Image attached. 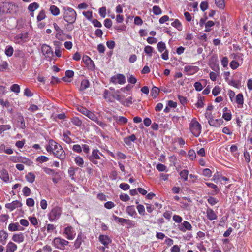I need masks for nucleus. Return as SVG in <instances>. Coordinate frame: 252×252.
I'll return each instance as SVG.
<instances>
[{
    "instance_id": "nucleus-1",
    "label": "nucleus",
    "mask_w": 252,
    "mask_h": 252,
    "mask_svg": "<svg viewBox=\"0 0 252 252\" xmlns=\"http://www.w3.org/2000/svg\"><path fill=\"white\" fill-rule=\"evenodd\" d=\"M64 20L69 24L74 23L76 19L77 14L76 11L70 7H64Z\"/></svg>"
},
{
    "instance_id": "nucleus-2",
    "label": "nucleus",
    "mask_w": 252,
    "mask_h": 252,
    "mask_svg": "<svg viewBox=\"0 0 252 252\" xmlns=\"http://www.w3.org/2000/svg\"><path fill=\"white\" fill-rule=\"evenodd\" d=\"M189 128L192 133L196 137L198 136L201 133V125L194 119L190 123Z\"/></svg>"
},
{
    "instance_id": "nucleus-3",
    "label": "nucleus",
    "mask_w": 252,
    "mask_h": 252,
    "mask_svg": "<svg viewBox=\"0 0 252 252\" xmlns=\"http://www.w3.org/2000/svg\"><path fill=\"white\" fill-rule=\"evenodd\" d=\"M61 214V210L59 207H56L52 209L48 214L49 219L50 221H54L59 218Z\"/></svg>"
},
{
    "instance_id": "nucleus-4",
    "label": "nucleus",
    "mask_w": 252,
    "mask_h": 252,
    "mask_svg": "<svg viewBox=\"0 0 252 252\" xmlns=\"http://www.w3.org/2000/svg\"><path fill=\"white\" fill-rule=\"evenodd\" d=\"M53 243L56 248L62 249L65 246L67 245L69 242L64 239L57 237L53 240Z\"/></svg>"
},
{
    "instance_id": "nucleus-5",
    "label": "nucleus",
    "mask_w": 252,
    "mask_h": 252,
    "mask_svg": "<svg viewBox=\"0 0 252 252\" xmlns=\"http://www.w3.org/2000/svg\"><path fill=\"white\" fill-rule=\"evenodd\" d=\"M110 81L111 82L116 84H123L126 82L125 76L121 74H117V75L112 77Z\"/></svg>"
},
{
    "instance_id": "nucleus-6",
    "label": "nucleus",
    "mask_w": 252,
    "mask_h": 252,
    "mask_svg": "<svg viewBox=\"0 0 252 252\" xmlns=\"http://www.w3.org/2000/svg\"><path fill=\"white\" fill-rule=\"evenodd\" d=\"M52 153L56 158H63L65 157V153L61 146L57 144V146L54 148Z\"/></svg>"
},
{
    "instance_id": "nucleus-7",
    "label": "nucleus",
    "mask_w": 252,
    "mask_h": 252,
    "mask_svg": "<svg viewBox=\"0 0 252 252\" xmlns=\"http://www.w3.org/2000/svg\"><path fill=\"white\" fill-rule=\"evenodd\" d=\"M82 60L89 69L93 70L94 69V63L89 56L87 55L83 56Z\"/></svg>"
},
{
    "instance_id": "nucleus-8",
    "label": "nucleus",
    "mask_w": 252,
    "mask_h": 252,
    "mask_svg": "<svg viewBox=\"0 0 252 252\" xmlns=\"http://www.w3.org/2000/svg\"><path fill=\"white\" fill-rule=\"evenodd\" d=\"M199 68L197 66L187 65L185 66L184 72L188 75H191L197 72Z\"/></svg>"
},
{
    "instance_id": "nucleus-9",
    "label": "nucleus",
    "mask_w": 252,
    "mask_h": 252,
    "mask_svg": "<svg viewBox=\"0 0 252 252\" xmlns=\"http://www.w3.org/2000/svg\"><path fill=\"white\" fill-rule=\"evenodd\" d=\"M41 51L46 57L51 58L53 56V51L51 50V47L47 45H43L41 47Z\"/></svg>"
},
{
    "instance_id": "nucleus-10",
    "label": "nucleus",
    "mask_w": 252,
    "mask_h": 252,
    "mask_svg": "<svg viewBox=\"0 0 252 252\" xmlns=\"http://www.w3.org/2000/svg\"><path fill=\"white\" fill-rule=\"evenodd\" d=\"M179 229L182 232H186L187 230H191L192 226L189 222L184 220L183 223L178 225Z\"/></svg>"
},
{
    "instance_id": "nucleus-11",
    "label": "nucleus",
    "mask_w": 252,
    "mask_h": 252,
    "mask_svg": "<svg viewBox=\"0 0 252 252\" xmlns=\"http://www.w3.org/2000/svg\"><path fill=\"white\" fill-rule=\"evenodd\" d=\"M22 204L18 200L13 201L10 203H7L5 205V207L11 211H13L16 208L20 207Z\"/></svg>"
},
{
    "instance_id": "nucleus-12",
    "label": "nucleus",
    "mask_w": 252,
    "mask_h": 252,
    "mask_svg": "<svg viewBox=\"0 0 252 252\" xmlns=\"http://www.w3.org/2000/svg\"><path fill=\"white\" fill-rule=\"evenodd\" d=\"M99 241L105 246H107L111 243V240L107 235H100L99 237Z\"/></svg>"
},
{
    "instance_id": "nucleus-13",
    "label": "nucleus",
    "mask_w": 252,
    "mask_h": 252,
    "mask_svg": "<svg viewBox=\"0 0 252 252\" xmlns=\"http://www.w3.org/2000/svg\"><path fill=\"white\" fill-rule=\"evenodd\" d=\"M208 123L211 126L219 127L223 124V121L222 119H213L212 118L211 120L209 121Z\"/></svg>"
},
{
    "instance_id": "nucleus-14",
    "label": "nucleus",
    "mask_w": 252,
    "mask_h": 252,
    "mask_svg": "<svg viewBox=\"0 0 252 252\" xmlns=\"http://www.w3.org/2000/svg\"><path fill=\"white\" fill-rule=\"evenodd\" d=\"M113 118L117 123L120 125H125L127 123V119L123 116L118 117L117 116H113Z\"/></svg>"
},
{
    "instance_id": "nucleus-15",
    "label": "nucleus",
    "mask_w": 252,
    "mask_h": 252,
    "mask_svg": "<svg viewBox=\"0 0 252 252\" xmlns=\"http://www.w3.org/2000/svg\"><path fill=\"white\" fill-rule=\"evenodd\" d=\"M64 232L67 235V238L69 240H72L74 237V234L73 228L71 226H68L65 228Z\"/></svg>"
},
{
    "instance_id": "nucleus-16",
    "label": "nucleus",
    "mask_w": 252,
    "mask_h": 252,
    "mask_svg": "<svg viewBox=\"0 0 252 252\" xmlns=\"http://www.w3.org/2000/svg\"><path fill=\"white\" fill-rule=\"evenodd\" d=\"M206 214L207 218L210 220H216L217 218V215L212 209H208L206 211Z\"/></svg>"
},
{
    "instance_id": "nucleus-17",
    "label": "nucleus",
    "mask_w": 252,
    "mask_h": 252,
    "mask_svg": "<svg viewBox=\"0 0 252 252\" xmlns=\"http://www.w3.org/2000/svg\"><path fill=\"white\" fill-rule=\"evenodd\" d=\"M12 240L17 243H22L24 240V236L22 233L15 234L13 235Z\"/></svg>"
},
{
    "instance_id": "nucleus-18",
    "label": "nucleus",
    "mask_w": 252,
    "mask_h": 252,
    "mask_svg": "<svg viewBox=\"0 0 252 252\" xmlns=\"http://www.w3.org/2000/svg\"><path fill=\"white\" fill-rule=\"evenodd\" d=\"M20 225L18 223H11L8 226V229L10 231H16L19 230H23L24 228L22 227L19 229Z\"/></svg>"
},
{
    "instance_id": "nucleus-19",
    "label": "nucleus",
    "mask_w": 252,
    "mask_h": 252,
    "mask_svg": "<svg viewBox=\"0 0 252 252\" xmlns=\"http://www.w3.org/2000/svg\"><path fill=\"white\" fill-rule=\"evenodd\" d=\"M136 139V137L134 134H132L129 136L126 137L124 139V142L127 145H131L132 142H134Z\"/></svg>"
},
{
    "instance_id": "nucleus-20",
    "label": "nucleus",
    "mask_w": 252,
    "mask_h": 252,
    "mask_svg": "<svg viewBox=\"0 0 252 252\" xmlns=\"http://www.w3.org/2000/svg\"><path fill=\"white\" fill-rule=\"evenodd\" d=\"M17 249V245L12 242H10L6 246V252H14Z\"/></svg>"
},
{
    "instance_id": "nucleus-21",
    "label": "nucleus",
    "mask_w": 252,
    "mask_h": 252,
    "mask_svg": "<svg viewBox=\"0 0 252 252\" xmlns=\"http://www.w3.org/2000/svg\"><path fill=\"white\" fill-rule=\"evenodd\" d=\"M0 177L4 182L8 181L9 177L7 171L5 169H2L0 173Z\"/></svg>"
},
{
    "instance_id": "nucleus-22",
    "label": "nucleus",
    "mask_w": 252,
    "mask_h": 252,
    "mask_svg": "<svg viewBox=\"0 0 252 252\" xmlns=\"http://www.w3.org/2000/svg\"><path fill=\"white\" fill-rule=\"evenodd\" d=\"M126 212L129 215L131 216H134L137 214L134 206L133 205L127 206L126 208Z\"/></svg>"
},
{
    "instance_id": "nucleus-23",
    "label": "nucleus",
    "mask_w": 252,
    "mask_h": 252,
    "mask_svg": "<svg viewBox=\"0 0 252 252\" xmlns=\"http://www.w3.org/2000/svg\"><path fill=\"white\" fill-rule=\"evenodd\" d=\"M205 184L208 187L214 189L213 192L212 193V195L217 194L220 191V189H219L218 187L214 184L207 182L205 183Z\"/></svg>"
},
{
    "instance_id": "nucleus-24",
    "label": "nucleus",
    "mask_w": 252,
    "mask_h": 252,
    "mask_svg": "<svg viewBox=\"0 0 252 252\" xmlns=\"http://www.w3.org/2000/svg\"><path fill=\"white\" fill-rule=\"evenodd\" d=\"M57 146V143L53 140H51L49 142L48 145L46 146V148L48 152H52L53 149L55 146Z\"/></svg>"
},
{
    "instance_id": "nucleus-25",
    "label": "nucleus",
    "mask_w": 252,
    "mask_h": 252,
    "mask_svg": "<svg viewBox=\"0 0 252 252\" xmlns=\"http://www.w3.org/2000/svg\"><path fill=\"white\" fill-rule=\"evenodd\" d=\"M83 241L82 239V233H80L78 234L77 239L76 240L74 243V247L76 249H78L80 245H81L82 242Z\"/></svg>"
},
{
    "instance_id": "nucleus-26",
    "label": "nucleus",
    "mask_w": 252,
    "mask_h": 252,
    "mask_svg": "<svg viewBox=\"0 0 252 252\" xmlns=\"http://www.w3.org/2000/svg\"><path fill=\"white\" fill-rule=\"evenodd\" d=\"M119 93V91H117L116 93L113 95V97L118 101H120L122 104H124V101L125 99V96L123 95H121L118 94Z\"/></svg>"
},
{
    "instance_id": "nucleus-27",
    "label": "nucleus",
    "mask_w": 252,
    "mask_h": 252,
    "mask_svg": "<svg viewBox=\"0 0 252 252\" xmlns=\"http://www.w3.org/2000/svg\"><path fill=\"white\" fill-rule=\"evenodd\" d=\"M236 102L238 105H240V107H241L242 106H243L244 103V98L242 94H239L236 95Z\"/></svg>"
},
{
    "instance_id": "nucleus-28",
    "label": "nucleus",
    "mask_w": 252,
    "mask_h": 252,
    "mask_svg": "<svg viewBox=\"0 0 252 252\" xmlns=\"http://www.w3.org/2000/svg\"><path fill=\"white\" fill-rule=\"evenodd\" d=\"M71 134V132L69 131H67L64 132L63 134V140L67 143H70L72 142L71 139L69 137V135Z\"/></svg>"
},
{
    "instance_id": "nucleus-29",
    "label": "nucleus",
    "mask_w": 252,
    "mask_h": 252,
    "mask_svg": "<svg viewBox=\"0 0 252 252\" xmlns=\"http://www.w3.org/2000/svg\"><path fill=\"white\" fill-rule=\"evenodd\" d=\"M90 84L88 80L84 79L82 81L81 86L80 88V91H83L89 87Z\"/></svg>"
},
{
    "instance_id": "nucleus-30",
    "label": "nucleus",
    "mask_w": 252,
    "mask_h": 252,
    "mask_svg": "<svg viewBox=\"0 0 252 252\" xmlns=\"http://www.w3.org/2000/svg\"><path fill=\"white\" fill-rule=\"evenodd\" d=\"M181 178L184 181H186L188 180V176L189 175V171L187 170L184 169L179 173Z\"/></svg>"
},
{
    "instance_id": "nucleus-31",
    "label": "nucleus",
    "mask_w": 252,
    "mask_h": 252,
    "mask_svg": "<svg viewBox=\"0 0 252 252\" xmlns=\"http://www.w3.org/2000/svg\"><path fill=\"white\" fill-rule=\"evenodd\" d=\"M18 115L19 120L20 122L19 126L21 128L24 129L26 127V126H25V121H24V117L21 115V114L20 113H18Z\"/></svg>"
},
{
    "instance_id": "nucleus-32",
    "label": "nucleus",
    "mask_w": 252,
    "mask_h": 252,
    "mask_svg": "<svg viewBox=\"0 0 252 252\" xmlns=\"http://www.w3.org/2000/svg\"><path fill=\"white\" fill-rule=\"evenodd\" d=\"M51 13L55 16L58 15L60 13L59 9L55 5H51L50 8Z\"/></svg>"
},
{
    "instance_id": "nucleus-33",
    "label": "nucleus",
    "mask_w": 252,
    "mask_h": 252,
    "mask_svg": "<svg viewBox=\"0 0 252 252\" xmlns=\"http://www.w3.org/2000/svg\"><path fill=\"white\" fill-rule=\"evenodd\" d=\"M171 25L173 27H175L179 31H181L182 29V24L178 19H176L171 23Z\"/></svg>"
},
{
    "instance_id": "nucleus-34",
    "label": "nucleus",
    "mask_w": 252,
    "mask_h": 252,
    "mask_svg": "<svg viewBox=\"0 0 252 252\" xmlns=\"http://www.w3.org/2000/svg\"><path fill=\"white\" fill-rule=\"evenodd\" d=\"M35 175L31 172L29 173L26 176V178L27 180L31 183H32L34 180H35Z\"/></svg>"
},
{
    "instance_id": "nucleus-35",
    "label": "nucleus",
    "mask_w": 252,
    "mask_h": 252,
    "mask_svg": "<svg viewBox=\"0 0 252 252\" xmlns=\"http://www.w3.org/2000/svg\"><path fill=\"white\" fill-rule=\"evenodd\" d=\"M204 97L203 96H201L200 95H199L198 97V101L195 104L197 108H202L204 106Z\"/></svg>"
},
{
    "instance_id": "nucleus-36",
    "label": "nucleus",
    "mask_w": 252,
    "mask_h": 252,
    "mask_svg": "<svg viewBox=\"0 0 252 252\" xmlns=\"http://www.w3.org/2000/svg\"><path fill=\"white\" fill-rule=\"evenodd\" d=\"M159 92V89L156 87H153L151 90V94L154 98H156Z\"/></svg>"
},
{
    "instance_id": "nucleus-37",
    "label": "nucleus",
    "mask_w": 252,
    "mask_h": 252,
    "mask_svg": "<svg viewBox=\"0 0 252 252\" xmlns=\"http://www.w3.org/2000/svg\"><path fill=\"white\" fill-rule=\"evenodd\" d=\"M144 51L147 55L151 57L152 53L154 51V48L152 46L148 45L145 47Z\"/></svg>"
},
{
    "instance_id": "nucleus-38",
    "label": "nucleus",
    "mask_w": 252,
    "mask_h": 252,
    "mask_svg": "<svg viewBox=\"0 0 252 252\" xmlns=\"http://www.w3.org/2000/svg\"><path fill=\"white\" fill-rule=\"evenodd\" d=\"M71 122L73 125L79 126L82 125V121L77 117H74L71 119Z\"/></svg>"
},
{
    "instance_id": "nucleus-39",
    "label": "nucleus",
    "mask_w": 252,
    "mask_h": 252,
    "mask_svg": "<svg viewBox=\"0 0 252 252\" xmlns=\"http://www.w3.org/2000/svg\"><path fill=\"white\" fill-rule=\"evenodd\" d=\"M157 48L160 52H162L164 50H166V45L164 42L160 41L157 44Z\"/></svg>"
},
{
    "instance_id": "nucleus-40",
    "label": "nucleus",
    "mask_w": 252,
    "mask_h": 252,
    "mask_svg": "<svg viewBox=\"0 0 252 252\" xmlns=\"http://www.w3.org/2000/svg\"><path fill=\"white\" fill-rule=\"evenodd\" d=\"M13 48L11 46H8L6 47L5 53L8 57H11L13 54Z\"/></svg>"
},
{
    "instance_id": "nucleus-41",
    "label": "nucleus",
    "mask_w": 252,
    "mask_h": 252,
    "mask_svg": "<svg viewBox=\"0 0 252 252\" xmlns=\"http://www.w3.org/2000/svg\"><path fill=\"white\" fill-rule=\"evenodd\" d=\"M113 217L115 220L117 221L118 223H121L122 225H123L126 222V219L119 218L114 215H113Z\"/></svg>"
},
{
    "instance_id": "nucleus-42",
    "label": "nucleus",
    "mask_w": 252,
    "mask_h": 252,
    "mask_svg": "<svg viewBox=\"0 0 252 252\" xmlns=\"http://www.w3.org/2000/svg\"><path fill=\"white\" fill-rule=\"evenodd\" d=\"M39 5L36 2L31 3L28 6V10L30 11L33 12L38 8Z\"/></svg>"
},
{
    "instance_id": "nucleus-43",
    "label": "nucleus",
    "mask_w": 252,
    "mask_h": 252,
    "mask_svg": "<svg viewBox=\"0 0 252 252\" xmlns=\"http://www.w3.org/2000/svg\"><path fill=\"white\" fill-rule=\"evenodd\" d=\"M137 209L139 214L141 215H144L146 213L144 206L143 205L139 204L137 206Z\"/></svg>"
},
{
    "instance_id": "nucleus-44",
    "label": "nucleus",
    "mask_w": 252,
    "mask_h": 252,
    "mask_svg": "<svg viewBox=\"0 0 252 252\" xmlns=\"http://www.w3.org/2000/svg\"><path fill=\"white\" fill-rule=\"evenodd\" d=\"M27 37L28 33L25 32L17 35L15 38L17 40L20 39L21 41H24Z\"/></svg>"
},
{
    "instance_id": "nucleus-45",
    "label": "nucleus",
    "mask_w": 252,
    "mask_h": 252,
    "mask_svg": "<svg viewBox=\"0 0 252 252\" xmlns=\"http://www.w3.org/2000/svg\"><path fill=\"white\" fill-rule=\"evenodd\" d=\"M215 4L218 7L223 9L224 7V0H215Z\"/></svg>"
},
{
    "instance_id": "nucleus-46",
    "label": "nucleus",
    "mask_w": 252,
    "mask_h": 252,
    "mask_svg": "<svg viewBox=\"0 0 252 252\" xmlns=\"http://www.w3.org/2000/svg\"><path fill=\"white\" fill-rule=\"evenodd\" d=\"M0 149L1 150L3 151L5 153L8 154H11L13 153L12 149L8 147H6L4 145H1Z\"/></svg>"
},
{
    "instance_id": "nucleus-47",
    "label": "nucleus",
    "mask_w": 252,
    "mask_h": 252,
    "mask_svg": "<svg viewBox=\"0 0 252 252\" xmlns=\"http://www.w3.org/2000/svg\"><path fill=\"white\" fill-rule=\"evenodd\" d=\"M13 161L15 162H22L23 163H27L28 165H31V161L29 160L28 158H13Z\"/></svg>"
},
{
    "instance_id": "nucleus-48",
    "label": "nucleus",
    "mask_w": 252,
    "mask_h": 252,
    "mask_svg": "<svg viewBox=\"0 0 252 252\" xmlns=\"http://www.w3.org/2000/svg\"><path fill=\"white\" fill-rule=\"evenodd\" d=\"M11 91L16 93H19L20 91V86L18 84H15L12 85L10 87Z\"/></svg>"
},
{
    "instance_id": "nucleus-49",
    "label": "nucleus",
    "mask_w": 252,
    "mask_h": 252,
    "mask_svg": "<svg viewBox=\"0 0 252 252\" xmlns=\"http://www.w3.org/2000/svg\"><path fill=\"white\" fill-rule=\"evenodd\" d=\"M87 116L91 120L94 122H96L97 121L98 118L96 115L90 111L88 113V115Z\"/></svg>"
},
{
    "instance_id": "nucleus-50",
    "label": "nucleus",
    "mask_w": 252,
    "mask_h": 252,
    "mask_svg": "<svg viewBox=\"0 0 252 252\" xmlns=\"http://www.w3.org/2000/svg\"><path fill=\"white\" fill-rule=\"evenodd\" d=\"M100 156H103L98 150L94 149L92 152V155L91 158H100Z\"/></svg>"
},
{
    "instance_id": "nucleus-51",
    "label": "nucleus",
    "mask_w": 252,
    "mask_h": 252,
    "mask_svg": "<svg viewBox=\"0 0 252 252\" xmlns=\"http://www.w3.org/2000/svg\"><path fill=\"white\" fill-rule=\"evenodd\" d=\"M8 67V64L6 62H3L0 64V71H4Z\"/></svg>"
},
{
    "instance_id": "nucleus-52",
    "label": "nucleus",
    "mask_w": 252,
    "mask_h": 252,
    "mask_svg": "<svg viewBox=\"0 0 252 252\" xmlns=\"http://www.w3.org/2000/svg\"><path fill=\"white\" fill-rule=\"evenodd\" d=\"M153 13L155 15H159L161 13V10L158 6H154L153 7Z\"/></svg>"
},
{
    "instance_id": "nucleus-53",
    "label": "nucleus",
    "mask_w": 252,
    "mask_h": 252,
    "mask_svg": "<svg viewBox=\"0 0 252 252\" xmlns=\"http://www.w3.org/2000/svg\"><path fill=\"white\" fill-rule=\"evenodd\" d=\"M220 177L221 178L220 173L219 172H217L214 174L212 180L217 183Z\"/></svg>"
},
{
    "instance_id": "nucleus-54",
    "label": "nucleus",
    "mask_w": 252,
    "mask_h": 252,
    "mask_svg": "<svg viewBox=\"0 0 252 252\" xmlns=\"http://www.w3.org/2000/svg\"><path fill=\"white\" fill-rule=\"evenodd\" d=\"M45 16H46L44 11L42 10L38 14L37 17V20L38 21H40L43 20L45 18Z\"/></svg>"
},
{
    "instance_id": "nucleus-55",
    "label": "nucleus",
    "mask_w": 252,
    "mask_h": 252,
    "mask_svg": "<svg viewBox=\"0 0 252 252\" xmlns=\"http://www.w3.org/2000/svg\"><path fill=\"white\" fill-rule=\"evenodd\" d=\"M202 174L206 177H210L212 175V171L210 169L206 168L203 169Z\"/></svg>"
},
{
    "instance_id": "nucleus-56",
    "label": "nucleus",
    "mask_w": 252,
    "mask_h": 252,
    "mask_svg": "<svg viewBox=\"0 0 252 252\" xmlns=\"http://www.w3.org/2000/svg\"><path fill=\"white\" fill-rule=\"evenodd\" d=\"M156 168L159 171H167L166 170V167L162 164L159 163L157 164Z\"/></svg>"
},
{
    "instance_id": "nucleus-57",
    "label": "nucleus",
    "mask_w": 252,
    "mask_h": 252,
    "mask_svg": "<svg viewBox=\"0 0 252 252\" xmlns=\"http://www.w3.org/2000/svg\"><path fill=\"white\" fill-rule=\"evenodd\" d=\"M23 192L25 196H29L31 194V189L29 187H25L23 189Z\"/></svg>"
},
{
    "instance_id": "nucleus-58",
    "label": "nucleus",
    "mask_w": 252,
    "mask_h": 252,
    "mask_svg": "<svg viewBox=\"0 0 252 252\" xmlns=\"http://www.w3.org/2000/svg\"><path fill=\"white\" fill-rule=\"evenodd\" d=\"M99 13L102 17L104 18L105 17L106 14V7H102L100 8L99 9Z\"/></svg>"
},
{
    "instance_id": "nucleus-59",
    "label": "nucleus",
    "mask_w": 252,
    "mask_h": 252,
    "mask_svg": "<svg viewBox=\"0 0 252 252\" xmlns=\"http://www.w3.org/2000/svg\"><path fill=\"white\" fill-rule=\"evenodd\" d=\"M11 128V126L9 125H0V134L6 130H9Z\"/></svg>"
},
{
    "instance_id": "nucleus-60",
    "label": "nucleus",
    "mask_w": 252,
    "mask_h": 252,
    "mask_svg": "<svg viewBox=\"0 0 252 252\" xmlns=\"http://www.w3.org/2000/svg\"><path fill=\"white\" fill-rule=\"evenodd\" d=\"M208 8V3L207 1H203L200 4V8L203 11H205Z\"/></svg>"
},
{
    "instance_id": "nucleus-61",
    "label": "nucleus",
    "mask_w": 252,
    "mask_h": 252,
    "mask_svg": "<svg viewBox=\"0 0 252 252\" xmlns=\"http://www.w3.org/2000/svg\"><path fill=\"white\" fill-rule=\"evenodd\" d=\"M78 111L81 112L82 114L85 116H87L88 113L89 112V110L86 109L85 107H81L80 108H78Z\"/></svg>"
},
{
    "instance_id": "nucleus-62",
    "label": "nucleus",
    "mask_w": 252,
    "mask_h": 252,
    "mask_svg": "<svg viewBox=\"0 0 252 252\" xmlns=\"http://www.w3.org/2000/svg\"><path fill=\"white\" fill-rule=\"evenodd\" d=\"M115 206V204L111 201H108L104 204V207L108 209H112Z\"/></svg>"
},
{
    "instance_id": "nucleus-63",
    "label": "nucleus",
    "mask_w": 252,
    "mask_h": 252,
    "mask_svg": "<svg viewBox=\"0 0 252 252\" xmlns=\"http://www.w3.org/2000/svg\"><path fill=\"white\" fill-rule=\"evenodd\" d=\"M222 118L226 121H228L231 119L232 115L230 113H224L222 115Z\"/></svg>"
},
{
    "instance_id": "nucleus-64",
    "label": "nucleus",
    "mask_w": 252,
    "mask_h": 252,
    "mask_svg": "<svg viewBox=\"0 0 252 252\" xmlns=\"http://www.w3.org/2000/svg\"><path fill=\"white\" fill-rule=\"evenodd\" d=\"M194 87L196 90L200 91L202 90L203 86L201 83L199 82H196L194 84Z\"/></svg>"
}]
</instances>
